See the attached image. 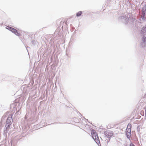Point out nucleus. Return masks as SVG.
<instances>
[{
  "mask_svg": "<svg viewBox=\"0 0 146 146\" xmlns=\"http://www.w3.org/2000/svg\"><path fill=\"white\" fill-rule=\"evenodd\" d=\"M10 128L5 127V130L3 132V135L5 136L6 137L7 135V133Z\"/></svg>",
  "mask_w": 146,
  "mask_h": 146,
  "instance_id": "obj_11",
  "label": "nucleus"
},
{
  "mask_svg": "<svg viewBox=\"0 0 146 146\" xmlns=\"http://www.w3.org/2000/svg\"><path fill=\"white\" fill-rule=\"evenodd\" d=\"M145 117H146V106L145 108Z\"/></svg>",
  "mask_w": 146,
  "mask_h": 146,
  "instance_id": "obj_17",
  "label": "nucleus"
},
{
  "mask_svg": "<svg viewBox=\"0 0 146 146\" xmlns=\"http://www.w3.org/2000/svg\"><path fill=\"white\" fill-rule=\"evenodd\" d=\"M143 35V37L142 38V40L143 42L141 43V45L142 47H145L146 46V37L144 35Z\"/></svg>",
  "mask_w": 146,
  "mask_h": 146,
  "instance_id": "obj_7",
  "label": "nucleus"
},
{
  "mask_svg": "<svg viewBox=\"0 0 146 146\" xmlns=\"http://www.w3.org/2000/svg\"><path fill=\"white\" fill-rule=\"evenodd\" d=\"M57 123H53V124H56Z\"/></svg>",
  "mask_w": 146,
  "mask_h": 146,
  "instance_id": "obj_19",
  "label": "nucleus"
},
{
  "mask_svg": "<svg viewBox=\"0 0 146 146\" xmlns=\"http://www.w3.org/2000/svg\"><path fill=\"white\" fill-rule=\"evenodd\" d=\"M130 19V21L131 24L134 25L135 24H136L137 20L135 18L133 17H129Z\"/></svg>",
  "mask_w": 146,
  "mask_h": 146,
  "instance_id": "obj_10",
  "label": "nucleus"
},
{
  "mask_svg": "<svg viewBox=\"0 0 146 146\" xmlns=\"http://www.w3.org/2000/svg\"><path fill=\"white\" fill-rule=\"evenodd\" d=\"M142 14L141 18L143 21H146V5H144L142 9Z\"/></svg>",
  "mask_w": 146,
  "mask_h": 146,
  "instance_id": "obj_4",
  "label": "nucleus"
},
{
  "mask_svg": "<svg viewBox=\"0 0 146 146\" xmlns=\"http://www.w3.org/2000/svg\"><path fill=\"white\" fill-rule=\"evenodd\" d=\"M32 44L35 45L36 44V41L35 40H33L31 41Z\"/></svg>",
  "mask_w": 146,
  "mask_h": 146,
  "instance_id": "obj_14",
  "label": "nucleus"
},
{
  "mask_svg": "<svg viewBox=\"0 0 146 146\" xmlns=\"http://www.w3.org/2000/svg\"><path fill=\"white\" fill-rule=\"evenodd\" d=\"M84 118L85 119H86V118H85V117H84Z\"/></svg>",
  "mask_w": 146,
  "mask_h": 146,
  "instance_id": "obj_21",
  "label": "nucleus"
},
{
  "mask_svg": "<svg viewBox=\"0 0 146 146\" xmlns=\"http://www.w3.org/2000/svg\"><path fill=\"white\" fill-rule=\"evenodd\" d=\"M84 118L85 119H86V118H85V117H84Z\"/></svg>",
  "mask_w": 146,
  "mask_h": 146,
  "instance_id": "obj_22",
  "label": "nucleus"
},
{
  "mask_svg": "<svg viewBox=\"0 0 146 146\" xmlns=\"http://www.w3.org/2000/svg\"><path fill=\"white\" fill-rule=\"evenodd\" d=\"M125 134L127 138L129 139L131 138V131L126 130Z\"/></svg>",
  "mask_w": 146,
  "mask_h": 146,
  "instance_id": "obj_9",
  "label": "nucleus"
},
{
  "mask_svg": "<svg viewBox=\"0 0 146 146\" xmlns=\"http://www.w3.org/2000/svg\"><path fill=\"white\" fill-rule=\"evenodd\" d=\"M19 110H18L16 112V113H15V114H18V113H19Z\"/></svg>",
  "mask_w": 146,
  "mask_h": 146,
  "instance_id": "obj_18",
  "label": "nucleus"
},
{
  "mask_svg": "<svg viewBox=\"0 0 146 146\" xmlns=\"http://www.w3.org/2000/svg\"><path fill=\"white\" fill-rule=\"evenodd\" d=\"M141 35H146V25L143 26L140 31Z\"/></svg>",
  "mask_w": 146,
  "mask_h": 146,
  "instance_id": "obj_8",
  "label": "nucleus"
},
{
  "mask_svg": "<svg viewBox=\"0 0 146 146\" xmlns=\"http://www.w3.org/2000/svg\"><path fill=\"white\" fill-rule=\"evenodd\" d=\"M6 28L12 32L13 33L18 36H20L21 35L20 33H18V31L14 28L10 26H7L6 27Z\"/></svg>",
  "mask_w": 146,
  "mask_h": 146,
  "instance_id": "obj_5",
  "label": "nucleus"
},
{
  "mask_svg": "<svg viewBox=\"0 0 146 146\" xmlns=\"http://www.w3.org/2000/svg\"><path fill=\"white\" fill-rule=\"evenodd\" d=\"M91 134L92 137L98 146H101L100 141L96 131L93 129L91 130Z\"/></svg>",
  "mask_w": 146,
  "mask_h": 146,
  "instance_id": "obj_1",
  "label": "nucleus"
},
{
  "mask_svg": "<svg viewBox=\"0 0 146 146\" xmlns=\"http://www.w3.org/2000/svg\"><path fill=\"white\" fill-rule=\"evenodd\" d=\"M129 146H135V145L132 142H131L130 143Z\"/></svg>",
  "mask_w": 146,
  "mask_h": 146,
  "instance_id": "obj_15",
  "label": "nucleus"
},
{
  "mask_svg": "<svg viewBox=\"0 0 146 146\" xmlns=\"http://www.w3.org/2000/svg\"><path fill=\"white\" fill-rule=\"evenodd\" d=\"M104 134L107 137L110 138L113 136L114 133L112 131L108 130L104 131Z\"/></svg>",
  "mask_w": 146,
  "mask_h": 146,
  "instance_id": "obj_6",
  "label": "nucleus"
},
{
  "mask_svg": "<svg viewBox=\"0 0 146 146\" xmlns=\"http://www.w3.org/2000/svg\"><path fill=\"white\" fill-rule=\"evenodd\" d=\"M13 145V146L14 145V144L13 141H11V145L12 146Z\"/></svg>",
  "mask_w": 146,
  "mask_h": 146,
  "instance_id": "obj_16",
  "label": "nucleus"
},
{
  "mask_svg": "<svg viewBox=\"0 0 146 146\" xmlns=\"http://www.w3.org/2000/svg\"><path fill=\"white\" fill-rule=\"evenodd\" d=\"M13 114L9 115L6 121V123L5 127L10 128V126L12 124L11 120H13Z\"/></svg>",
  "mask_w": 146,
  "mask_h": 146,
  "instance_id": "obj_3",
  "label": "nucleus"
},
{
  "mask_svg": "<svg viewBox=\"0 0 146 146\" xmlns=\"http://www.w3.org/2000/svg\"><path fill=\"white\" fill-rule=\"evenodd\" d=\"M130 17V15H128L127 16H121L118 18V19L125 24H127L129 22V17Z\"/></svg>",
  "mask_w": 146,
  "mask_h": 146,
  "instance_id": "obj_2",
  "label": "nucleus"
},
{
  "mask_svg": "<svg viewBox=\"0 0 146 146\" xmlns=\"http://www.w3.org/2000/svg\"><path fill=\"white\" fill-rule=\"evenodd\" d=\"M110 139H109V141H110Z\"/></svg>",
  "mask_w": 146,
  "mask_h": 146,
  "instance_id": "obj_20",
  "label": "nucleus"
},
{
  "mask_svg": "<svg viewBox=\"0 0 146 146\" xmlns=\"http://www.w3.org/2000/svg\"><path fill=\"white\" fill-rule=\"evenodd\" d=\"M84 118L85 119H86V118H85V117H84Z\"/></svg>",
  "mask_w": 146,
  "mask_h": 146,
  "instance_id": "obj_23",
  "label": "nucleus"
},
{
  "mask_svg": "<svg viewBox=\"0 0 146 146\" xmlns=\"http://www.w3.org/2000/svg\"><path fill=\"white\" fill-rule=\"evenodd\" d=\"M132 127L131 125V124L129 123L127 126L126 131H131V128Z\"/></svg>",
  "mask_w": 146,
  "mask_h": 146,
  "instance_id": "obj_12",
  "label": "nucleus"
},
{
  "mask_svg": "<svg viewBox=\"0 0 146 146\" xmlns=\"http://www.w3.org/2000/svg\"><path fill=\"white\" fill-rule=\"evenodd\" d=\"M82 11H80L76 13V16L77 17H80L81 14H82Z\"/></svg>",
  "mask_w": 146,
  "mask_h": 146,
  "instance_id": "obj_13",
  "label": "nucleus"
}]
</instances>
